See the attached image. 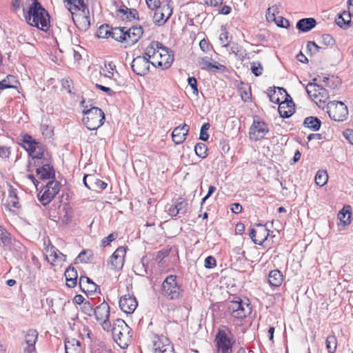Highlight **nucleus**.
Here are the masks:
<instances>
[{
  "instance_id": "4",
  "label": "nucleus",
  "mask_w": 353,
  "mask_h": 353,
  "mask_svg": "<svg viewBox=\"0 0 353 353\" xmlns=\"http://www.w3.org/2000/svg\"><path fill=\"white\" fill-rule=\"evenodd\" d=\"M131 328L121 319H117L113 324L112 336L114 341L123 349L126 348L132 335Z\"/></svg>"
},
{
  "instance_id": "56",
  "label": "nucleus",
  "mask_w": 353,
  "mask_h": 353,
  "mask_svg": "<svg viewBox=\"0 0 353 353\" xmlns=\"http://www.w3.org/2000/svg\"><path fill=\"white\" fill-rule=\"evenodd\" d=\"M219 41L223 47H227L229 45L230 40L228 38V32L225 29H224L223 32L220 34Z\"/></svg>"
},
{
  "instance_id": "2",
  "label": "nucleus",
  "mask_w": 353,
  "mask_h": 353,
  "mask_svg": "<svg viewBox=\"0 0 353 353\" xmlns=\"http://www.w3.org/2000/svg\"><path fill=\"white\" fill-rule=\"evenodd\" d=\"M32 1L29 10L24 12V17L28 24L42 30H47L50 27V19L48 12L42 8L37 0ZM23 12L25 9L23 8Z\"/></svg>"
},
{
  "instance_id": "17",
  "label": "nucleus",
  "mask_w": 353,
  "mask_h": 353,
  "mask_svg": "<svg viewBox=\"0 0 353 353\" xmlns=\"http://www.w3.org/2000/svg\"><path fill=\"white\" fill-rule=\"evenodd\" d=\"M83 181L86 188L94 191L105 190L108 185L105 182L98 179L94 174H85Z\"/></svg>"
},
{
  "instance_id": "22",
  "label": "nucleus",
  "mask_w": 353,
  "mask_h": 353,
  "mask_svg": "<svg viewBox=\"0 0 353 353\" xmlns=\"http://www.w3.org/2000/svg\"><path fill=\"white\" fill-rule=\"evenodd\" d=\"M278 111L279 114L283 118L290 117L295 112L294 103L292 99L285 100L282 101L279 105Z\"/></svg>"
},
{
  "instance_id": "32",
  "label": "nucleus",
  "mask_w": 353,
  "mask_h": 353,
  "mask_svg": "<svg viewBox=\"0 0 353 353\" xmlns=\"http://www.w3.org/2000/svg\"><path fill=\"white\" fill-rule=\"evenodd\" d=\"M256 226L258 227L256 230V239L254 240V243L261 245L268 239L269 230L262 224H258Z\"/></svg>"
},
{
  "instance_id": "27",
  "label": "nucleus",
  "mask_w": 353,
  "mask_h": 353,
  "mask_svg": "<svg viewBox=\"0 0 353 353\" xmlns=\"http://www.w3.org/2000/svg\"><path fill=\"white\" fill-rule=\"evenodd\" d=\"M316 22L314 18H304L299 20L296 23V28L303 32L311 30L316 26Z\"/></svg>"
},
{
  "instance_id": "38",
  "label": "nucleus",
  "mask_w": 353,
  "mask_h": 353,
  "mask_svg": "<svg viewBox=\"0 0 353 353\" xmlns=\"http://www.w3.org/2000/svg\"><path fill=\"white\" fill-rule=\"evenodd\" d=\"M326 348L329 353H334L337 347V339L334 335H330L325 341Z\"/></svg>"
},
{
  "instance_id": "45",
  "label": "nucleus",
  "mask_w": 353,
  "mask_h": 353,
  "mask_svg": "<svg viewBox=\"0 0 353 353\" xmlns=\"http://www.w3.org/2000/svg\"><path fill=\"white\" fill-rule=\"evenodd\" d=\"M111 27L108 25H101L97 32V35L99 38H108L110 36Z\"/></svg>"
},
{
  "instance_id": "63",
  "label": "nucleus",
  "mask_w": 353,
  "mask_h": 353,
  "mask_svg": "<svg viewBox=\"0 0 353 353\" xmlns=\"http://www.w3.org/2000/svg\"><path fill=\"white\" fill-rule=\"evenodd\" d=\"M159 9L161 10L163 12L165 13L167 19H170L172 14V9L168 3H167L165 5H163L162 8L160 7Z\"/></svg>"
},
{
  "instance_id": "42",
  "label": "nucleus",
  "mask_w": 353,
  "mask_h": 353,
  "mask_svg": "<svg viewBox=\"0 0 353 353\" xmlns=\"http://www.w3.org/2000/svg\"><path fill=\"white\" fill-rule=\"evenodd\" d=\"M10 234L0 225V245L6 246L10 243Z\"/></svg>"
},
{
  "instance_id": "10",
  "label": "nucleus",
  "mask_w": 353,
  "mask_h": 353,
  "mask_svg": "<svg viewBox=\"0 0 353 353\" xmlns=\"http://www.w3.org/2000/svg\"><path fill=\"white\" fill-rule=\"evenodd\" d=\"M61 184L58 181H49L38 194V199L43 205L49 204L59 193Z\"/></svg>"
},
{
  "instance_id": "40",
  "label": "nucleus",
  "mask_w": 353,
  "mask_h": 353,
  "mask_svg": "<svg viewBox=\"0 0 353 353\" xmlns=\"http://www.w3.org/2000/svg\"><path fill=\"white\" fill-rule=\"evenodd\" d=\"M154 23L157 26L163 25L169 19H167L165 13L163 12L161 10H155L153 16Z\"/></svg>"
},
{
  "instance_id": "50",
  "label": "nucleus",
  "mask_w": 353,
  "mask_h": 353,
  "mask_svg": "<svg viewBox=\"0 0 353 353\" xmlns=\"http://www.w3.org/2000/svg\"><path fill=\"white\" fill-rule=\"evenodd\" d=\"M319 42L325 46H333L335 44L334 39L328 34H323Z\"/></svg>"
},
{
  "instance_id": "57",
  "label": "nucleus",
  "mask_w": 353,
  "mask_h": 353,
  "mask_svg": "<svg viewBox=\"0 0 353 353\" xmlns=\"http://www.w3.org/2000/svg\"><path fill=\"white\" fill-rule=\"evenodd\" d=\"M216 261L214 256H209L205 259L204 266L205 268L212 269L216 267Z\"/></svg>"
},
{
  "instance_id": "18",
  "label": "nucleus",
  "mask_w": 353,
  "mask_h": 353,
  "mask_svg": "<svg viewBox=\"0 0 353 353\" xmlns=\"http://www.w3.org/2000/svg\"><path fill=\"white\" fill-rule=\"evenodd\" d=\"M143 28L139 26H132L130 28L125 30V43L127 46H131L135 44L143 35Z\"/></svg>"
},
{
  "instance_id": "59",
  "label": "nucleus",
  "mask_w": 353,
  "mask_h": 353,
  "mask_svg": "<svg viewBox=\"0 0 353 353\" xmlns=\"http://www.w3.org/2000/svg\"><path fill=\"white\" fill-rule=\"evenodd\" d=\"M307 48L311 53L316 54L321 47L319 46L314 41H308Z\"/></svg>"
},
{
  "instance_id": "26",
  "label": "nucleus",
  "mask_w": 353,
  "mask_h": 353,
  "mask_svg": "<svg viewBox=\"0 0 353 353\" xmlns=\"http://www.w3.org/2000/svg\"><path fill=\"white\" fill-rule=\"evenodd\" d=\"M285 94V97H290L286 92L285 90L283 88H274L273 89L270 88L268 90V96L270 99V101L274 103L279 104L280 102V95H283Z\"/></svg>"
},
{
  "instance_id": "3",
  "label": "nucleus",
  "mask_w": 353,
  "mask_h": 353,
  "mask_svg": "<svg viewBox=\"0 0 353 353\" xmlns=\"http://www.w3.org/2000/svg\"><path fill=\"white\" fill-rule=\"evenodd\" d=\"M21 141L22 146L28 152L29 155L32 157L33 164L37 166L43 164V145L37 141L28 134L23 136Z\"/></svg>"
},
{
  "instance_id": "11",
  "label": "nucleus",
  "mask_w": 353,
  "mask_h": 353,
  "mask_svg": "<svg viewBox=\"0 0 353 353\" xmlns=\"http://www.w3.org/2000/svg\"><path fill=\"white\" fill-rule=\"evenodd\" d=\"M152 341L154 353H174L173 345L168 337L154 334Z\"/></svg>"
},
{
  "instance_id": "64",
  "label": "nucleus",
  "mask_w": 353,
  "mask_h": 353,
  "mask_svg": "<svg viewBox=\"0 0 353 353\" xmlns=\"http://www.w3.org/2000/svg\"><path fill=\"white\" fill-rule=\"evenodd\" d=\"M10 154V148L4 146L0 145V157L3 159L8 158Z\"/></svg>"
},
{
  "instance_id": "29",
  "label": "nucleus",
  "mask_w": 353,
  "mask_h": 353,
  "mask_svg": "<svg viewBox=\"0 0 353 353\" xmlns=\"http://www.w3.org/2000/svg\"><path fill=\"white\" fill-rule=\"evenodd\" d=\"M66 285L69 288H74L77 285L78 277L77 272L73 267H68L65 271Z\"/></svg>"
},
{
  "instance_id": "49",
  "label": "nucleus",
  "mask_w": 353,
  "mask_h": 353,
  "mask_svg": "<svg viewBox=\"0 0 353 353\" xmlns=\"http://www.w3.org/2000/svg\"><path fill=\"white\" fill-rule=\"evenodd\" d=\"M338 219L345 225L350 223V212L343 208L338 214Z\"/></svg>"
},
{
  "instance_id": "60",
  "label": "nucleus",
  "mask_w": 353,
  "mask_h": 353,
  "mask_svg": "<svg viewBox=\"0 0 353 353\" xmlns=\"http://www.w3.org/2000/svg\"><path fill=\"white\" fill-rule=\"evenodd\" d=\"M148 7L152 10H157L160 8V1L159 0H145Z\"/></svg>"
},
{
  "instance_id": "19",
  "label": "nucleus",
  "mask_w": 353,
  "mask_h": 353,
  "mask_svg": "<svg viewBox=\"0 0 353 353\" xmlns=\"http://www.w3.org/2000/svg\"><path fill=\"white\" fill-rule=\"evenodd\" d=\"M188 203L186 200L182 197L178 198L173 205L168 209V213L171 216H176L179 214L184 215L187 212Z\"/></svg>"
},
{
  "instance_id": "20",
  "label": "nucleus",
  "mask_w": 353,
  "mask_h": 353,
  "mask_svg": "<svg viewBox=\"0 0 353 353\" xmlns=\"http://www.w3.org/2000/svg\"><path fill=\"white\" fill-rule=\"evenodd\" d=\"M188 132L189 126L186 124L176 127L172 133V141L176 145L183 143Z\"/></svg>"
},
{
  "instance_id": "44",
  "label": "nucleus",
  "mask_w": 353,
  "mask_h": 353,
  "mask_svg": "<svg viewBox=\"0 0 353 353\" xmlns=\"http://www.w3.org/2000/svg\"><path fill=\"white\" fill-rule=\"evenodd\" d=\"M68 4L70 5V8L69 10H70L71 13L72 9H78L79 11H81L82 9L84 8V7H88V6L84 3L85 0H65Z\"/></svg>"
},
{
  "instance_id": "5",
  "label": "nucleus",
  "mask_w": 353,
  "mask_h": 353,
  "mask_svg": "<svg viewBox=\"0 0 353 353\" xmlns=\"http://www.w3.org/2000/svg\"><path fill=\"white\" fill-rule=\"evenodd\" d=\"M218 353H232V346L235 343L230 330L223 326L219 329L214 339Z\"/></svg>"
},
{
  "instance_id": "24",
  "label": "nucleus",
  "mask_w": 353,
  "mask_h": 353,
  "mask_svg": "<svg viewBox=\"0 0 353 353\" xmlns=\"http://www.w3.org/2000/svg\"><path fill=\"white\" fill-rule=\"evenodd\" d=\"M36 173L39 177L43 180L54 179L55 176V172L53 168L48 163L37 168Z\"/></svg>"
},
{
  "instance_id": "33",
  "label": "nucleus",
  "mask_w": 353,
  "mask_h": 353,
  "mask_svg": "<svg viewBox=\"0 0 353 353\" xmlns=\"http://www.w3.org/2000/svg\"><path fill=\"white\" fill-rule=\"evenodd\" d=\"M303 125L316 132L319 130L321 126V121L316 117H307L304 119Z\"/></svg>"
},
{
  "instance_id": "16",
  "label": "nucleus",
  "mask_w": 353,
  "mask_h": 353,
  "mask_svg": "<svg viewBox=\"0 0 353 353\" xmlns=\"http://www.w3.org/2000/svg\"><path fill=\"white\" fill-rule=\"evenodd\" d=\"M137 305L138 302L132 294H125L121 296L119 299V307L126 314L133 313Z\"/></svg>"
},
{
  "instance_id": "61",
  "label": "nucleus",
  "mask_w": 353,
  "mask_h": 353,
  "mask_svg": "<svg viewBox=\"0 0 353 353\" xmlns=\"http://www.w3.org/2000/svg\"><path fill=\"white\" fill-rule=\"evenodd\" d=\"M188 85L192 89L193 93L194 94H198L199 91H198V88H197V81H196V79L194 77H189L188 79Z\"/></svg>"
},
{
  "instance_id": "46",
  "label": "nucleus",
  "mask_w": 353,
  "mask_h": 353,
  "mask_svg": "<svg viewBox=\"0 0 353 353\" xmlns=\"http://www.w3.org/2000/svg\"><path fill=\"white\" fill-rule=\"evenodd\" d=\"M92 256L91 250H83L81 251L78 256L76 258L77 263H87L90 261V258Z\"/></svg>"
},
{
  "instance_id": "62",
  "label": "nucleus",
  "mask_w": 353,
  "mask_h": 353,
  "mask_svg": "<svg viewBox=\"0 0 353 353\" xmlns=\"http://www.w3.org/2000/svg\"><path fill=\"white\" fill-rule=\"evenodd\" d=\"M339 83L340 80L338 78H334V77H332V78L330 79V82L325 84V86L330 89L334 90L338 87Z\"/></svg>"
},
{
  "instance_id": "58",
  "label": "nucleus",
  "mask_w": 353,
  "mask_h": 353,
  "mask_svg": "<svg viewBox=\"0 0 353 353\" xmlns=\"http://www.w3.org/2000/svg\"><path fill=\"white\" fill-rule=\"evenodd\" d=\"M50 252L49 255L50 256L54 257V261L55 259H61V257L65 258V256L61 253L57 249H56L54 247H52L49 251Z\"/></svg>"
},
{
  "instance_id": "9",
  "label": "nucleus",
  "mask_w": 353,
  "mask_h": 353,
  "mask_svg": "<svg viewBox=\"0 0 353 353\" xmlns=\"http://www.w3.org/2000/svg\"><path fill=\"white\" fill-rule=\"evenodd\" d=\"M228 310L230 314L238 319H243L251 314L252 307L250 303L243 301L240 298L229 303Z\"/></svg>"
},
{
  "instance_id": "35",
  "label": "nucleus",
  "mask_w": 353,
  "mask_h": 353,
  "mask_svg": "<svg viewBox=\"0 0 353 353\" xmlns=\"http://www.w3.org/2000/svg\"><path fill=\"white\" fill-rule=\"evenodd\" d=\"M318 90L319 91H318V94L316 95V101H314V102L318 105L319 108L324 109L323 105L325 104L327 100L330 97V95L327 90L323 86H321L320 89Z\"/></svg>"
},
{
  "instance_id": "48",
  "label": "nucleus",
  "mask_w": 353,
  "mask_h": 353,
  "mask_svg": "<svg viewBox=\"0 0 353 353\" xmlns=\"http://www.w3.org/2000/svg\"><path fill=\"white\" fill-rule=\"evenodd\" d=\"M81 312L85 314L92 316L94 313L93 305L90 301H85L81 307Z\"/></svg>"
},
{
  "instance_id": "21",
  "label": "nucleus",
  "mask_w": 353,
  "mask_h": 353,
  "mask_svg": "<svg viewBox=\"0 0 353 353\" xmlns=\"http://www.w3.org/2000/svg\"><path fill=\"white\" fill-rule=\"evenodd\" d=\"M38 332L36 330L30 329L27 332L25 341L27 347L24 349V353H35V343L37 341Z\"/></svg>"
},
{
  "instance_id": "15",
  "label": "nucleus",
  "mask_w": 353,
  "mask_h": 353,
  "mask_svg": "<svg viewBox=\"0 0 353 353\" xmlns=\"http://www.w3.org/2000/svg\"><path fill=\"white\" fill-rule=\"evenodd\" d=\"M126 254L125 248L123 246L119 247L110 258L108 264L113 270H120L124 265V258Z\"/></svg>"
},
{
  "instance_id": "41",
  "label": "nucleus",
  "mask_w": 353,
  "mask_h": 353,
  "mask_svg": "<svg viewBox=\"0 0 353 353\" xmlns=\"http://www.w3.org/2000/svg\"><path fill=\"white\" fill-rule=\"evenodd\" d=\"M328 175L325 170H319L315 176V182L320 187L323 186L327 181Z\"/></svg>"
},
{
  "instance_id": "12",
  "label": "nucleus",
  "mask_w": 353,
  "mask_h": 353,
  "mask_svg": "<svg viewBox=\"0 0 353 353\" xmlns=\"http://www.w3.org/2000/svg\"><path fill=\"white\" fill-rule=\"evenodd\" d=\"M151 58H148L145 54L143 56H138L132 60L131 67L133 72L137 75L143 76L148 73Z\"/></svg>"
},
{
  "instance_id": "53",
  "label": "nucleus",
  "mask_w": 353,
  "mask_h": 353,
  "mask_svg": "<svg viewBox=\"0 0 353 353\" xmlns=\"http://www.w3.org/2000/svg\"><path fill=\"white\" fill-rule=\"evenodd\" d=\"M263 66L259 62H254L251 65L252 72L256 77H259L263 73Z\"/></svg>"
},
{
  "instance_id": "23",
  "label": "nucleus",
  "mask_w": 353,
  "mask_h": 353,
  "mask_svg": "<svg viewBox=\"0 0 353 353\" xmlns=\"http://www.w3.org/2000/svg\"><path fill=\"white\" fill-rule=\"evenodd\" d=\"M94 312L97 321H102L105 318H110V306L105 301L97 306Z\"/></svg>"
},
{
  "instance_id": "31",
  "label": "nucleus",
  "mask_w": 353,
  "mask_h": 353,
  "mask_svg": "<svg viewBox=\"0 0 353 353\" xmlns=\"http://www.w3.org/2000/svg\"><path fill=\"white\" fill-rule=\"evenodd\" d=\"M283 281V274L279 270H274L270 272L268 276V282L270 285L279 287Z\"/></svg>"
},
{
  "instance_id": "55",
  "label": "nucleus",
  "mask_w": 353,
  "mask_h": 353,
  "mask_svg": "<svg viewBox=\"0 0 353 353\" xmlns=\"http://www.w3.org/2000/svg\"><path fill=\"white\" fill-rule=\"evenodd\" d=\"M276 24L281 28H288L290 26V21L283 17H278L273 20Z\"/></svg>"
},
{
  "instance_id": "43",
  "label": "nucleus",
  "mask_w": 353,
  "mask_h": 353,
  "mask_svg": "<svg viewBox=\"0 0 353 353\" xmlns=\"http://www.w3.org/2000/svg\"><path fill=\"white\" fill-rule=\"evenodd\" d=\"M208 148L203 143H197L194 146V151L196 154L202 159H204L207 156Z\"/></svg>"
},
{
  "instance_id": "8",
  "label": "nucleus",
  "mask_w": 353,
  "mask_h": 353,
  "mask_svg": "<svg viewBox=\"0 0 353 353\" xmlns=\"http://www.w3.org/2000/svg\"><path fill=\"white\" fill-rule=\"evenodd\" d=\"M330 118L337 122H342L347 118L348 110L344 103L338 101H330L325 105Z\"/></svg>"
},
{
  "instance_id": "6",
  "label": "nucleus",
  "mask_w": 353,
  "mask_h": 353,
  "mask_svg": "<svg viewBox=\"0 0 353 353\" xmlns=\"http://www.w3.org/2000/svg\"><path fill=\"white\" fill-rule=\"evenodd\" d=\"M83 113V123L90 130H97L104 123L105 114L99 108L92 107L90 109H84Z\"/></svg>"
},
{
  "instance_id": "34",
  "label": "nucleus",
  "mask_w": 353,
  "mask_h": 353,
  "mask_svg": "<svg viewBox=\"0 0 353 353\" xmlns=\"http://www.w3.org/2000/svg\"><path fill=\"white\" fill-rule=\"evenodd\" d=\"M125 28L122 27H117V28H112L110 31V37H112L113 39H114L117 41L121 42V43H125Z\"/></svg>"
},
{
  "instance_id": "47",
  "label": "nucleus",
  "mask_w": 353,
  "mask_h": 353,
  "mask_svg": "<svg viewBox=\"0 0 353 353\" xmlns=\"http://www.w3.org/2000/svg\"><path fill=\"white\" fill-rule=\"evenodd\" d=\"M279 6L277 5L268 8L265 14L267 19L268 21L275 20L276 14H279Z\"/></svg>"
},
{
  "instance_id": "52",
  "label": "nucleus",
  "mask_w": 353,
  "mask_h": 353,
  "mask_svg": "<svg viewBox=\"0 0 353 353\" xmlns=\"http://www.w3.org/2000/svg\"><path fill=\"white\" fill-rule=\"evenodd\" d=\"M118 237V233L117 232H112L110 234H109L108 236L103 238L101 241V245L103 248L108 245L111 242L117 239Z\"/></svg>"
},
{
  "instance_id": "39",
  "label": "nucleus",
  "mask_w": 353,
  "mask_h": 353,
  "mask_svg": "<svg viewBox=\"0 0 353 353\" xmlns=\"http://www.w3.org/2000/svg\"><path fill=\"white\" fill-rule=\"evenodd\" d=\"M321 85L315 83H309L306 86V91L310 97L314 101H316V95L318 90L320 89Z\"/></svg>"
},
{
  "instance_id": "37",
  "label": "nucleus",
  "mask_w": 353,
  "mask_h": 353,
  "mask_svg": "<svg viewBox=\"0 0 353 353\" xmlns=\"http://www.w3.org/2000/svg\"><path fill=\"white\" fill-rule=\"evenodd\" d=\"M8 205L13 208L19 207V201L18 197L17 194V190L14 189L12 186L9 187V192L8 197Z\"/></svg>"
},
{
  "instance_id": "13",
  "label": "nucleus",
  "mask_w": 353,
  "mask_h": 353,
  "mask_svg": "<svg viewBox=\"0 0 353 353\" xmlns=\"http://www.w3.org/2000/svg\"><path fill=\"white\" fill-rule=\"evenodd\" d=\"M268 132L269 128L265 122L254 120L249 130V137L251 140L257 141L263 139Z\"/></svg>"
},
{
  "instance_id": "14",
  "label": "nucleus",
  "mask_w": 353,
  "mask_h": 353,
  "mask_svg": "<svg viewBox=\"0 0 353 353\" xmlns=\"http://www.w3.org/2000/svg\"><path fill=\"white\" fill-rule=\"evenodd\" d=\"M72 19L77 27L82 31L87 30L90 26L88 7H84L78 14L74 16L72 12Z\"/></svg>"
},
{
  "instance_id": "51",
  "label": "nucleus",
  "mask_w": 353,
  "mask_h": 353,
  "mask_svg": "<svg viewBox=\"0 0 353 353\" xmlns=\"http://www.w3.org/2000/svg\"><path fill=\"white\" fill-rule=\"evenodd\" d=\"M210 125L209 123H204L200 130L199 139L203 141H206L209 139V135L207 133V131L209 130Z\"/></svg>"
},
{
  "instance_id": "25",
  "label": "nucleus",
  "mask_w": 353,
  "mask_h": 353,
  "mask_svg": "<svg viewBox=\"0 0 353 353\" xmlns=\"http://www.w3.org/2000/svg\"><path fill=\"white\" fill-rule=\"evenodd\" d=\"M79 284L83 292H94L99 288L90 278L83 276L80 277Z\"/></svg>"
},
{
  "instance_id": "7",
  "label": "nucleus",
  "mask_w": 353,
  "mask_h": 353,
  "mask_svg": "<svg viewBox=\"0 0 353 353\" xmlns=\"http://www.w3.org/2000/svg\"><path fill=\"white\" fill-rule=\"evenodd\" d=\"M163 294L170 300L179 299L181 296L183 290L176 275H168L162 283Z\"/></svg>"
},
{
  "instance_id": "1",
  "label": "nucleus",
  "mask_w": 353,
  "mask_h": 353,
  "mask_svg": "<svg viewBox=\"0 0 353 353\" xmlns=\"http://www.w3.org/2000/svg\"><path fill=\"white\" fill-rule=\"evenodd\" d=\"M145 54L151 58L152 65L163 69L169 68L174 61L173 52L157 41H152L145 48Z\"/></svg>"
},
{
  "instance_id": "36",
  "label": "nucleus",
  "mask_w": 353,
  "mask_h": 353,
  "mask_svg": "<svg viewBox=\"0 0 353 353\" xmlns=\"http://www.w3.org/2000/svg\"><path fill=\"white\" fill-rule=\"evenodd\" d=\"M210 60L211 59L208 57L201 58L199 61V64L201 69L206 70H214L215 69H219V67H222V65L220 64L216 65V63H212Z\"/></svg>"
},
{
  "instance_id": "28",
  "label": "nucleus",
  "mask_w": 353,
  "mask_h": 353,
  "mask_svg": "<svg viewBox=\"0 0 353 353\" xmlns=\"http://www.w3.org/2000/svg\"><path fill=\"white\" fill-rule=\"evenodd\" d=\"M65 353H81L80 341L74 338L66 339L65 341Z\"/></svg>"
},
{
  "instance_id": "30",
  "label": "nucleus",
  "mask_w": 353,
  "mask_h": 353,
  "mask_svg": "<svg viewBox=\"0 0 353 353\" xmlns=\"http://www.w3.org/2000/svg\"><path fill=\"white\" fill-rule=\"evenodd\" d=\"M352 13L348 10L344 11L336 19V23L343 29H347L350 26Z\"/></svg>"
},
{
  "instance_id": "54",
  "label": "nucleus",
  "mask_w": 353,
  "mask_h": 353,
  "mask_svg": "<svg viewBox=\"0 0 353 353\" xmlns=\"http://www.w3.org/2000/svg\"><path fill=\"white\" fill-rule=\"evenodd\" d=\"M100 74L101 76H103L105 78H108L110 79V80H114L115 79L114 78V76H115V74L114 72L110 70H108L107 69V67H102L101 66V69H100Z\"/></svg>"
}]
</instances>
